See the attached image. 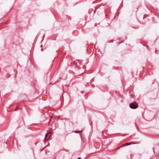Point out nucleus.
Here are the masks:
<instances>
[{"instance_id": "20e7f679", "label": "nucleus", "mask_w": 159, "mask_h": 159, "mask_svg": "<svg viewBox=\"0 0 159 159\" xmlns=\"http://www.w3.org/2000/svg\"><path fill=\"white\" fill-rule=\"evenodd\" d=\"M51 128H52V129H55V127L53 128V127H52Z\"/></svg>"}, {"instance_id": "f03ea898", "label": "nucleus", "mask_w": 159, "mask_h": 159, "mask_svg": "<svg viewBox=\"0 0 159 159\" xmlns=\"http://www.w3.org/2000/svg\"><path fill=\"white\" fill-rule=\"evenodd\" d=\"M51 135V134L50 132L48 133L45 135V139L47 140H48V139H49L50 138Z\"/></svg>"}, {"instance_id": "0eeeda50", "label": "nucleus", "mask_w": 159, "mask_h": 159, "mask_svg": "<svg viewBox=\"0 0 159 159\" xmlns=\"http://www.w3.org/2000/svg\"><path fill=\"white\" fill-rule=\"evenodd\" d=\"M42 50H43V49H42L41 50L42 51Z\"/></svg>"}, {"instance_id": "7ed1b4c3", "label": "nucleus", "mask_w": 159, "mask_h": 159, "mask_svg": "<svg viewBox=\"0 0 159 159\" xmlns=\"http://www.w3.org/2000/svg\"><path fill=\"white\" fill-rule=\"evenodd\" d=\"M130 144V143H125L123 144V145H122L120 146V147H124V146H126L129 145Z\"/></svg>"}, {"instance_id": "39448f33", "label": "nucleus", "mask_w": 159, "mask_h": 159, "mask_svg": "<svg viewBox=\"0 0 159 159\" xmlns=\"http://www.w3.org/2000/svg\"><path fill=\"white\" fill-rule=\"evenodd\" d=\"M77 159H81V158L80 157H79L78 158H77Z\"/></svg>"}, {"instance_id": "423d86ee", "label": "nucleus", "mask_w": 159, "mask_h": 159, "mask_svg": "<svg viewBox=\"0 0 159 159\" xmlns=\"http://www.w3.org/2000/svg\"><path fill=\"white\" fill-rule=\"evenodd\" d=\"M133 143V144H135V143Z\"/></svg>"}, {"instance_id": "f257e3e1", "label": "nucleus", "mask_w": 159, "mask_h": 159, "mask_svg": "<svg viewBox=\"0 0 159 159\" xmlns=\"http://www.w3.org/2000/svg\"><path fill=\"white\" fill-rule=\"evenodd\" d=\"M130 107L132 109H135L138 107V104L136 102H132L129 104Z\"/></svg>"}]
</instances>
